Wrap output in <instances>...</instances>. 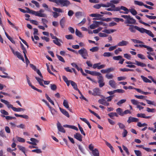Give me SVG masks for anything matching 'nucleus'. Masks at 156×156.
<instances>
[{"instance_id":"nucleus-1","label":"nucleus","mask_w":156,"mask_h":156,"mask_svg":"<svg viewBox=\"0 0 156 156\" xmlns=\"http://www.w3.org/2000/svg\"><path fill=\"white\" fill-rule=\"evenodd\" d=\"M129 29L132 32L135 33L136 30L141 33H146L152 37H154V35L150 30H147L143 28H140L137 26L130 25Z\"/></svg>"},{"instance_id":"nucleus-2","label":"nucleus","mask_w":156,"mask_h":156,"mask_svg":"<svg viewBox=\"0 0 156 156\" xmlns=\"http://www.w3.org/2000/svg\"><path fill=\"white\" fill-rule=\"evenodd\" d=\"M27 10L26 12L30 13L36 16H38L40 17H46L47 16V15L44 13V9H41L38 11H36L34 10H30L27 7H25Z\"/></svg>"},{"instance_id":"nucleus-3","label":"nucleus","mask_w":156,"mask_h":156,"mask_svg":"<svg viewBox=\"0 0 156 156\" xmlns=\"http://www.w3.org/2000/svg\"><path fill=\"white\" fill-rule=\"evenodd\" d=\"M101 7H103L106 8H108L106 9V10L108 11H113L118 10V8H116L115 5L110 2L106 3L105 4L102 3L100 4Z\"/></svg>"},{"instance_id":"nucleus-4","label":"nucleus","mask_w":156,"mask_h":156,"mask_svg":"<svg viewBox=\"0 0 156 156\" xmlns=\"http://www.w3.org/2000/svg\"><path fill=\"white\" fill-rule=\"evenodd\" d=\"M121 16L125 19V23L126 24H133L136 20L130 15H121Z\"/></svg>"},{"instance_id":"nucleus-5","label":"nucleus","mask_w":156,"mask_h":156,"mask_svg":"<svg viewBox=\"0 0 156 156\" xmlns=\"http://www.w3.org/2000/svg\"><path fill=\"white\" fill-rule=\"evenodd\" d=\"M78 53L85 59H87L89 56L87 50L83 48L79 50Z\"/></svg>"},{"instance_id":"nucleus-6","label":"nucleus","mask_w":156,"mask_h":156,"mask_svg":"<svg viewBox=\"0 0 156 156\" xmlns=\"http://www.w3.org/2000/svg\"><path fill=\"white\" fill-rule=\"evenodd\" d=\"M70 4V2L68 0H58V5H60L61 6L67 7Z\"/></svg>"},{"instance_id":"nucleus-7","label":"nucleus","mask_w":156,"mask_h":156,"mask_svg":"<svg viewBox=\"0 0 156 156\" xmlns=\"http://www.w3.org/2000/svg\"><path fill=\"white\" fill-rule=\"evenodd\" d=\"M116 8H118L119 10L114 11H119L120 13H123L125 14H127L129 12V9L126 7L124 6L116 7Z\"/></svg>"},{"instance_id":"nucleus-8","label":"nucleus","mask_w":156,"mask_h":156,"mask_svg":"<svg viewBox=\"0 0 156 156\" xmlns=\"http://www.w3.org/2000/svg\"><path fill=\"white\" fill-rule=\"evenodd\" d=\"M98 83H99V86L101 87L105 85V83L104 82V79L101 73L100 75L98 76Z\"/></svg>"},{"instance_id":"nucleus-9","label":"nucleus","mask_w":156,"mask_h":156,"mask_svg":"<svg viewBox=\"0 0 156 156\" xmlns=\"http://www.w3.org/2000/svg\"><path fill=\"white\" fill-rule=\"evenodd\" d=\"M1 101L4 103L8 108H11L12 110H13L14 107L12 105L10 104L9 101L3 99H1Z\"/></svg>"},{"instance_id":"nucleus-10","label":"nucleus","mask_w":156,"mask_h":156,"mask_svg":"<svg viewBox=\"0 0 156 156\" xmlns=\"http://www.w3.org/2000/svg\"><path fill=\"white\" fill-rule=\"evenodd\" d=\"M100 63L94 64L93 65V68L94 69L97 68L98 69H100L104 68L105 66V65H100Z\"/></svg>"},{"instance_id":"nucleus-11","label":"nucleus","mask_w":156,"mask_h":156,"mask_svg":"<svg viewBox=\"0 0 156 156\" xmlns=\"http://www.w3.org/2000/svg\"><path fill=\"white\" fill-rule=\"evenodd\" d=\"M57 126L58 131L61 132L65 133L66 131L63 127L62 126L59 122H58L57 123Z\"/></svg>"},{"instance_id":"nucleus-12","label":"nucleus","mask_w":156,"mask_h":156,"mask_svg":"<svg viewBox=\"0 0 156 156\" xmlns=\"http://www.w3.org/2000/svg\"><path fill=\"white\" fill-rule=\"evenodd\" d=\"M98 102L100 104L105 106H108L109 105V103L106 101L105 98H104L102 99L99 100Z\"/></svg>"},{"instance_id":"nucleus-13","label":"nucleus","mask_w":156,"mask_h":156,"mask_svg":"<svg viewBox=\"0 0 156 156\" xmlns=\"http://www.w3.org/2000/svg\"><path fill=\"white\" fill-rule=\"evenodd\" d=\"M93 92L92 95L94 96H100L101 94V92L99 89L98 88H96L93 90Z\"/></svg>"},{"instance_id":"nucleus-14","label":"nucleus","mask_w":156,"mask_h":156,"mask_svg":"<svg viewBox=\"0 0 156 156\" xmlns=\"http://www.w3.org/2000/svg\"><path fill=\"white\" fill-rule=\"evenodd\" d=\"M139 120V119L137 118L130 116L129 117L127 122L129 123L131 122H137Z\"/></svg>"},{"instance_id":"nucleus-15","label":"nucleus","mask_w":156,"mask_h":156,"mask_svg":"<svg viewBox=\"0 0 156 156\" xmlns=\"http://www.w3.org/2000/svg\"><path fill=\"white\" fill-rule=\"evenodd\" d=\"M128 44L129 42L128 41H126L122 40V41L119 42L118 43L117 45L118 46H126Z\"/></svg>"},{"instance_id":"nucleus-16","label":"nucleus","mask_w":156,"mask_h":156,"mask_svg":"<svg viewBox=\"0 0 156 156\" xmlns=\"http://www.w3.org/2000/svg\"><path fill=\"white\" fill-rule=\"evenodd\" d=\"M74 137L80 141H82V136L79 133H76L74 135Z\"/></svg>"},{"instance_id":"nucleus-17","label":"nucleus","mask_w":156,"mask_h":156,"mask_svg":"<svg viewBox=\"0 0 156 156\" xmlns=\"http://www.w3.org/2000/svg\"><path fill=\"white\" fill-rule=\"evenodd\" d=\"M15 55H16L18 58L21 60L23 62L24 61L23 57L22 56L21 54L18 51H16Z\"/></svg>"},{"instance_id":"nucleus-18","label":"nucleus","mask_w":156,"mask_h":156,"mask_svg":"<svg viewBox=\"0 0 156 156\" xmlns=\"http://www.w3.org/2000/svg\"><path fill=\"white\" fill-rule=\"evenodd\" d=\"M109 84L112 88H115L116 87V83L114 80H110L109 82Z\"/></svg>"},{"instance_id":"nucleus-19","label":"nucleus","mask_w":156,"mask_h":156,"mask_svg":"<svg viewBox=\"0 0 156 156\" xmlns=\"http://www.w3.org/2000/svg\"><path fill=\"white\" fill-rule=\"evenodd\" d=\"M53 43L58 46H60L61 44L60 42H62L61 40L58 39L57 38L55 39L53 41Z\"/></svg>"},{"instance_id":"nucleus-20","label":"nucleus","mask_w":156,"mask_h":156,"mask_svg":"<svg viewBox=\"0 0 156 156\" xmlns=\"http://www.w3.org/2000/svg\"><path fill=\"white\" fill-rule=\"evenodd\" d=\"M59 109L61 112L65 115L68 118L69 117V115L68 112L66 111L65 109L61 108H59Z\"/></svg>"},{"instance_id":"nucleus-21","label":"nucleus","mask_w":156,"mask_h":156,"mask_svg":"<svg viewBox=\"0 0 156 156\" xmlns=\"http://www.w3.org/2000/svg\"><path fill=\"white\" fill-rule=\"evenodd\" d=\"M63 126L64 127L68 128H69L73 129L77 131L78 130L77 128L74 126L65 125Z\"/></svg>"},{"instance_id":"nucleus-22","label":"nucleus","mask_w":156,"mask_h":156,"mask_svg":"<svg viewBox=\"0 0 156 156\" xmlns=\"http://www.w3.org/2000/svg\"><path fill=\"white\" fill-rule=\"evenodd\" d=\"M135 64L138 66H140L142 67H144L146 66V65L145 64L137 61L135 60Z\"/></svg>"},{"instance_id":"nucleus-23","label":"nucleus","mask_w":156,"mask_h":156,"mask_svg":"<svg viewBox=\"0 0 156 156\" xmlns=\"http://www.w3.org/2000/svg\"><path fill=\"white\" fill-rule=\"evenodd\" d=\"M96 22H97V21H93V23L90 26V28L92 29H94L98 27V26L97 23Z\"/></svg>"},{"instance_id":"nucleus-24","label":"nucleus","mask_w":156,"mask_h":156,"mask_svg":"<svg viewBox=\"0 0 156 156\" xmlns=\"http://www.w3.org/2000/svg\"><path fill=\"white\" fill-rule=\"evenodd\" d=\"M141 78H142V80L145 83H151V80L148 79L146 77L144 76H143L141 75L140 76Z\"/></svg>"},{"instance_id":"nucleus-25","label":"nucleus","mask_w":156,"mask_h":156,"mask_svg":"<svg viewBox=\"0 0 156 156\" xmlns=\"http://www.w3.org/2000/svg\"><path fill=\"white\" fill-rule=\"evenodd\" d=\"M17 147H18L19 149L23 153L25 156H27V155L26 154V150L25 148L23 146L20 145H18Z\"/></svg>"},{"instance_id":"nucleus-26","label":"nucleus","mask_w":156,"mask_h":156,"mask_svg":"<svg viewBox=\"0 0 156 156\" xmlns=\"http://www.w3.org/2000/svg\"><path fill=\"white\" fill-rule=\"evenodd\" d=\"M66 20L64 17H63L60 21V24L62 28H63L65 26Z\"/></svg>"},{"instance_id":"nucleus-27","label":"nucleus","mask_w":156,"mask_h":156,"mask_svg":"<svg viewBox=\"0 0 156 156\" xmlns=\"http://www.w3.org/2000/svg\"><path fill=\"white\" fill-rule=\"evenodd\" d=\"M80 119L81 120L85 122L87 125L90 129H91V126L89 122L86 119L80 118Z\"/></svg>"},{"instance_id":"nucleus-28","label":"nucleus","mask_w":156,"mask_h":156,"mask_svg":"<svg viewBox=\"0 0 156 156\" xmlns=\"http://www.w3.org/2000/svg\"><path fill=\"white\" fill-rule=\"evenodd\" d=\"M108 115L110 118L113 119L114 116H116L118 117V115L117 114L116 112H111L108 114Z\"/></svg>"},{"instance_id":"nucleus-29","label":"nucleus","mask_w":156,"mask_h":156,"mask_svg":"<svg viewBox=\"0 0 156 156\" xmlns=\"http://www.w3.org/2000/svg\"><path fill=\"white\" fill-rule=\"evenodd\" d=\"M92 154L93 156H99V152L97 149H95L92 151Z\"/></svg>"},{"instance_id":"nucleus-30","label":"nucleus","mask_w":156,"mask_h":156,"mask_svg":"<svg viewBox=\"0 0 156 156\" xmlns=\"http://www.w3.org/2000/svg\"><path fill=\"white\" fill-rule=\"evenodd\" d=\"M126 63L128 65L126 66L129 67V68H135L136 66L135 65H130V64H133V63L132 62H131L128 61V62H126Z\"/></svg>"},{"instance_id":"nucleus-31","label":"nucleus","mask_w":156,"mask_h":156,"mask_svg":"<svg viewBox=\"0 0 156 156\" xmlns=\"http://www.w3.org/2000/svg\"><path fill=\"white\" fill-rule=\"evenodd\" d=\"M105 144L110 149L112 152V153H114V149H113V148L112 146L111 145V144L106 140H105Z\"/></svg>"},{"instance_id":"nucleus-32","label":"nucleus","mask_w":156,"mask_h":156,"mask_svg":"<svg viewBox=\"0 0 156 156\" xmlns=\"http://www.w3.org/2000/svg\"><path fill=\"white\" fill-rule=\"evenodd\" d=\"M35 78L40 85L44 86V84L43 83V82L44 80L43 79V78H39L36 77Z\"/></svg>"},{"instance_id":"nucleus-33","label":"nucleus","mask_w":156,"mask_h":156,"mask_svg":"<svg viewBox=\"0 0 156 156\" xmlns=\"http://www.w3.org/2000/svg\"><path fill=\"white\" fill-rule=\"evenodd\" d=\"M116 112L119 115L123 116V111L122 109L118 108L116 109Z\"/></svg>"},{"instance_id":"nucleus-34","label":"nucleus","mask_w":156,"mask_h":156,"mask_svg":"<svg viewBox=\"0 0 156 156\" xmlns=\"http://www.w3.org/2000/svg\"><path fill=\"white\" fill-rule=\"evenodd\" d=\"M116 31L115 30L113 29H110V30H107L105 29L102 31V32L106 33L107 34H110L111 33H112Z\"/></svg>"},{"instance_id":"nucleus-35","label":"nucleus","mask_w":156,"mask_h":156,"mask_svg":"<svg viewBox=\"0 0 156 156\" xmlns=\"http://www.w3.org/2000/svg\"><path fill=\"white\" fill-rule=\"evenodd\" d=\"M75 34L76 36H78L80 37H83V36L82 35V33L78 30L77 29H76Z\"/></svg>"},{"instance_id":"nucleus-36","label":"nucleus","mask_w":156,"mask_h":156,"mask_svg":"<svg viewBox=\"0 0 156 156\" xmlns=\"http://www.w3.org/2000/svg\"><path fill=\"white\" fill-rule=\"evenodd\" d=\"M126 101V99H123L119 101L117 103V105L118 106H120L121 105L125 103Z\"/></svg>"},{"instance_id":"nucleus-37","label":"nucleus","mask_w":156,"mask_h":156,"mask_svg":"<svg viewBox=\"0 0 156 156\" xmlns=\"http://www.w3.org/2000/svg\"><path fill=\"white\" fill-rule=\"evenodd\" d=\"M53 10L55 12H60L62 13L63 12V10L60 8H56L55 7H53L52 8Z\"/></svg>"},{"instance_id":"nucleus-38","label":"nucleus","mask_w":156,"mask_h":156,"mask_svg":"<svg viewBox=\"0 0 156 156\" xmlns=\"http://www.w3.org/2000/svg\"><path fill=\"white\" fill-rule=\"evenodd\" d=\"M16 138L17 141L19 142L24 143L25 141V140L24 138L18 137V136H16Z\"/></svg>"},{"instance_id":"nucleus-39","label":"nucleus","mask_w":156,"mask_h":156,"mask_svg":"<svg viewBox=\"0 0 156 156\" xmlns=\"http://www.w3.org/2000/svg\"><path fill=\"white\" fill-rule=\"evenodd\" d=\"M117 125H118L120 129H125L126 128L125 126L123 123L119 122L118 123Z\"/></svg>"},{"instance_id":"nucleus-40","label":"nucleus","mask_w":156,"mask_h":156,"mask_svg":"<svg viewBox=\"0 0 156 156\" xmlns=\"http://www.w3.org/2000/svg\"><path fill=\"white\" fill-rule=\"evenodd\" d=\"M14 115L17 117H21L26 119H27L28 118V116L26 115H18L17 114H15Z\"/></svg>"},{"instance_id":"nucleus-41","label":"nucleus","mask_w":156,"mask_h":156,"mask_svg":"<svg viewBox=\"0 0 156 156\" xmlns=\"http://www.w3.org/2000/svg\"><path fill=\"white\" fill-rule=\"evenodd\" d=\"M42 6L44 8L46 9H45L46 11L48 12L51 11V9L48 7V6L46 3H43L42 4Z\"/></svg>"},{"instance_id":"nucleus-42","label":"nucleus","mask_w":156,"mask_h":156,"mask_svg":"<svg viewBox=\"0 0 156 156\" xmlns=\"http://www.w3.org/2000/svg\"><path fill=\"white\" fill-rule=\"evenodd\" d=\"M129 12H130L133 15H136L137 14V12L134 9H131L129 10Z\"/></svg>"},{"instance_id":"nucleus-43","label":"nucleus","mask_w":156,"mask_h":156,"mask_svg":"<svg viewBox=\"0 0 156 156\" xmlns=\"http://www.w3.org/2000/svg\"><path fill=\"white\" fill-rule=\"evenodd\" d=\"M134 3L135 5H137L140 6H144V4L143 2L137 1H134Z\"/></svg>"},{"instance_id":"nucleus-44","label":"nucleus","mask_w":156,"mask_h":156,"mask_svg":"<svg viewBox=\"0 0 156 156\" xmlns=\"http://www.w3.org/2000/svg\"><path fill=\"white\" fill-rule=\"evenodd\" d=\"M45 96L47 100L53 105H55L54 102L51 99L47 94H45Z\"/></svg>"},{"instance_id":"nucleus-45","label":"nucleus","mask_w":156,"mask_h":156,"mask_svg":"<svg viewBox=\"0 0 156 156\" xmlns=\"http://www.w3.org/2000/svg\"><path fill=\"white\" fill-rule=\"evenodd\" d=\"M45 96L47 100L53 105H55L54 102L51 99L47 94H45Z\"/></svg>"},{"instance_id":"nucleus-46","label":"nucleus","mask_w":156,"mask_h":156,"mask_svg":"<svg viewBox=\"0 0 156 156\" xmlns=\"http://www.w3.org/2000/svg\"><path fill=\"white\" fill-rule=\"evenodd\" d=\"M71 84L74 89H75V90H78L77 84L75 82L72 81H71Z\"/></svg>"},{"instance_id":"nucleus-47","label":"nucleus","mask_w":156,"mask_h":156,"mask_svg":"<svg viewBox=\"0 0 156 156\" xmlns=\"http://www.w3.org/2000/svg\"><path fill=\"white\" fill-rule=\"evenodd\" d=\"M13 110L15 112H19L23 111L24 110V109L21 108H16L14 107Z\"/></svg>"},{"instance_id":"nucleus-48","label":"nucleus","mask_w":156,"mask_h":156,"mask_svg":"<svg viewBox=\"0 0 156 156\" xmlns=\"http://www.w3.org/2000/svg\"><path fill=\"white\" fill-rule=\"evenodd\" d=\"M30 140L32 141V142H33V144H33L34 145H36L37 143L39 142V140L34 138H30Z\"/></svg>"},{"instance_id":"nucleus-49","label":"nucleus","mask_w":156,"mask_h":156,"mask_svg":"<svg viewBox=\"0 0 156 156\" xmlns=\"http://www.w3.org/2000/svg\"><path fill=\"white\" fill-rule=\"evenodd\" d=\"M63 106L66 108H69V106L68 105V103L67 101L66 100H64L63 102Z\"/></svg>"},{"instance_id":"nucleus-50","label":"nucleus","mask_w":156,"mask_h":156,"mask_svg":"<svg viewBox=\"0 0 156 156\" xmlns=\"http://www.w3.org/2000/svg\"><path fill=\"white\" fill-rule=\"evenodd\" d=\"M51 114L52 115H54L55 113L57 112L53 108H52L51 106L49 108Z\"/></svg>"},{"instance_id":"nucleus-51","label":"nucleus","mask_w":156,"mask_h":156,"mask_svg":"<svg viewBox=\"0 0 156 156\" xmlns=\"http://www.w3.org/2000/svg\"><path fill=\"white\" fill-rule=\"evenodd\" d=\"M134 43L136 44H143L144 43L141 41L137 40L134 39H131V40Z\"/></svg>"},{"instance_id":"nucleus-52","label":"nucleus","mask_w":156,"mask_h":156,"mask_svg":"<svg viewBox=\"0 0 156 156\" xmlns=\"http://www.w3.org/2000/svg\"><path fill=\"white\" fill-rule=\"evenodd\" d=\"M98 49L99 48L98 47H94L90 48V50L92 52H94L97 51L98 50Z\"/></svg>"},{"instance_id":"nucleus-53","label":"nucleus","mask_w":156,"mask_h":156,"mask_svg":"<svg viewBox=\"0 0 156 156\" xmlns=\"http://www.w3.org/2000/svg\"><path fill=\"white\" fill-rule=\"evenodd\" d=\"M2 116L3 117H5V119L7 120H11L12 119H14L16 118L14 117L10 116H5V115H2Z\"/></svg>"},{"instance_id":"nucleus-54","label":"nucleus","mask_w":156,"mask_h":156,"mask_svg":"<svg viewBox=\"0 0 156 156\" xmlns=\"http://www.w3.org/2000/svg\"><path fill=\"white\" fill-rule=\"evenodd\" d=\"M119 70L122 72H128L129 71H133V70L132 69H127V68H120L119 69Z\"/></svg>"},{"instance_id":"nucleus-55","label":"nucleus","mask_w":156,"mask_h":156,"mask_svg":"<svg viewBox=\"0 0 156 156\" xmlns=\"http://www.w3.org/2000/svg\"><path fill=\"white\" fill-rule=\"evenodd\" d=\"M147 111L149 112H154L156 111V110L154 108H150L147 107L146 108Z\"/></svg>"},{"instance_id":"nucleus-56","label":"nucleus","mask_w":156,"mask_h":156,"mask_svg":"<svg viewBox=\"0 0 156 156\" xmlns=\"http://www.w3.org/2000/svg\"><path fill=\"white\" fill-rule=\"evenodd\" d=\"M100 73L94 71H90V74L93 76H97L100 75Z\"/></svg>"},{"instance_id":"nucleus-57","label":"nucleus","mask_w":156,"mask_h":156,"mask_svg":"<svg viewBox=\"0 0 156 156\" xmlns=\"http://www.w3.org/2000/svg\"><path fill=\"white\" fill-rule=\"evenodd\" d=\"M31 2L32 3L34 4L35 6L37 7L38 8L40 7V5H39V3L38 2H37L35 1H34V0H32L31 1Z\"/></svg>"},{"instance_id":"nucleus-58","label":"nucleus","mask_w":156,"mask_h":156,"mask_svg":"<svg viewBox=\"0 0 156 156\" xmlns=\"http://www.w3.org/2000/svg\"><path fill=\"white\" fill-rule=\"evenodd\" d=\"M131 101L133 105H137V106L139 104V102H138L135 99H131Z\"/></svg>"},{"instance_id":"nucleus-59","label":"nucleus","mask_w":156,"mask_h":156,"mask_svg":"<svg viewBox=\"0 0 156 156\" xmlns=\"http://www.w3.org/2000/svg\"><path fill=\"white\" fill-rule=\"evenodd\" d=\"M137 56L139 58H140L141 59L144 60L146 59L144 55L142 54H138Z\"/></svg>"},{"instance_id":"nucleus-60","label":"nucleus","mask_w":156,"mask_h":156,"mask_svg":"<svg viewBox=\"0 0 156 156\" xmlns=\"http://www.w3.org/2000/svg\"><path fill=\"white\" fill-rule=\"evenodd\" d=\"M112 54L109 52H105L104 53L103 56L104 57H110L112 56Z\"/></svg>"},{"instance_id":"nucleus-61","label":"nucleus","mask_w":156,"mask_h":156,"mask_svg":"<svg viewBox=\"0 0 156 156\" xmlns=\"http://www.w3.org/2000/svg\"><path fill=\"white\" fill-rule=\"evenodd\" d=\"M137 125L139 127H142L144 126H147V124L146 123L142 124L140 122H138L137 123Z\"/></svg>"},{"instance_id":"nucleus-62","label":"nucleus","mask_w":156,"mask_h":156,"mask_svg":"<svg viewBox=\"0 0 156 156\" xmlns=\"http://www.w3.org/2000/svg\"><path fill=\"white\" fill-rule=\"evenodd\" d=\"M83 12H76L75 14L76 16L78 18L80 16H81L82 15Z\"/></svg>"},{"instance_id":"nucleus-63","label":"nucleus","mask_w":156,"mask_h":156,"mask_svg":"<svg viewBox=\"0 0 156 156\" xmlns=\"http://www.w3.org/2000/svg\"><path fill=\"white\" fill-rule=\"evenodd\" d=\"M56 56L59 60L63 62H65V61L62 57L58 55H56Z\"/></svg>"},{"instance_id":"nucleus-64","label":"nucleus","mask_w":156,"mask_h":156,"mask_svg":"<svg viewBox=\"0 0 156 156\" xmlns=\"http://www.w3.org/2000/svg\"><path fill=\"white\" fill-rule=\"evenodd\" d=\"M134 152L137 156H141V153L139 150H135Z\"/></svg>"}]
</instances>
